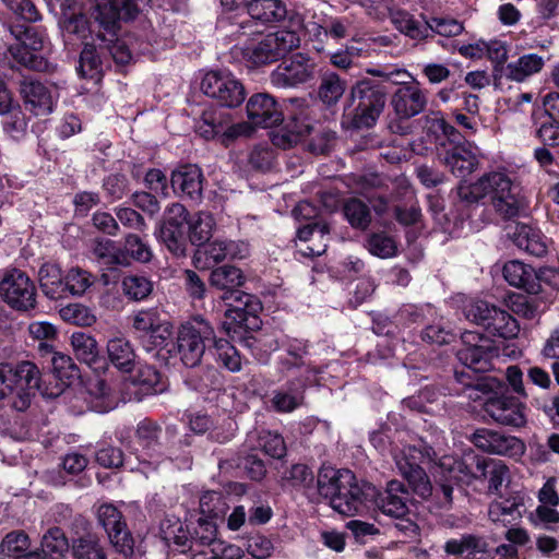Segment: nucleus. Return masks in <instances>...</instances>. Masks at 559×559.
I'll return each mask as SVG.
<instances>
[{"instance_id":"obj_10","label":"nucleus","mask_w":559,"mask_h":559,"mask_svg":"<svg viewBox=\"0 0 559 559\" xmlns=\"http://www.w3.org/2000/svg\"><path fill=\"white\" fill-rule=\"evenodd\" d=\"M462 348L456 353L457 359L471 371L483 373L492 368V359L498 357V348L490 340L477 332L465 331Z\"/></svg>"},{"instance_id":"obj_60","label":"nucleus","mask_w":559,"mask_h":559,"mask_svg":"<svg viewBox=\"0 0 559 559\" xmlns=\"http://www.w3.org/2000/svg\"><path fill=\"white\" fill-rule=\"evenodd\" d=\"M366 248L372 255L381 259L392 258L397 251L395 240L383 231L369 235L366 240Z\"/></svg>"},{"instance_id":"obj_48","label":"nucleus","mask_w":559,"mask_h":559,"mask_svg":"<svg viewBox=\"0 0 559 559\" xmlns=\"http://www.w3.org/2000/svg\"><path fill=\"white\" fill-rule=\"evenodd\" d=\"M73 559H106V551L99 537L94 533H85L72 540Z\"/></svg>"},{"instance_id":"obj_43","label":"nucleus","mask_w":559,"mask_h":559,"mask_svg":"<svg viewBox=\"0 0 559 559\" xmlns=\"http://www.w3.org/2000/svg\"><path fill=\"white\" fill-rule=\"evenodd\" d=\"M87 403L97 413H107L118 404V397L105 380L96 379L87 386Z\"/></svg>"},{"instance_id":"obj_61","label":"nucleus","mask_w":559,"mask_h":559,"mask_svg":"<svg viewBox=\"0 0 559 559\" xmlns=\"http://www.w3.org/2000/svg\"><path fill=\"white\" fill-rule=\"evenodd\" d=\"M158 238L175 257L182 258L187 255L185 228L159 227Z\"/></svg>"},{"instance_id":"obj_19","label":"nucleus","mask_w":559,"mask_h":559,"mask_svg":"<svg viewBox=\"0 0 559 559\" xmlns=\"http://www.w3.org/2000/svg\"><path fill=\"white\" fill-rule=\"evenodd\" d=\"M472 442L476 448L498 455L519 456L525 450L519 438L486 428L477 429L473 433Z\"/></svg>"},{"instance_id":"obj_21","label":"nucleus","mask_w":559,"mask_h":559,"mask_svg":"<svg viewBox=\"0 0 559 559\" xmlns=\"http://www.w3.org/2000/svg\"><path fill=\"white\" fill-rule=\"evenodd\" d=\"M19 92L25 109L35 116H46L52 112L55 100L51 91L33 78L22 75L19 82Z\"/></svg>"},{"instance_id":"obj_3","label":"nucleus","mask_w":559,"mask_h":559,"mask_svg":"<svg viewBox=\"0 0 559 559\" xmlns=\"http://www.w3.org/2000/svg\"><path fill=\"white\" fill-rule=\"evenodd\" d=\"M386 94L385 86L372 79H362L352 85L347 114L349 127L356 130L374 127L385 108Z\"/></svg>"},{"instance_id":"obj_41","label":"nucleus","mask_w":559,"mask_h":559,"mask_svg":"<svg viewBox=\"0 0 559 559\" xmlns=\"http://www.w3.org/2000/svg\"><path fill=\"white\" fill-rule=\"evenodd\" d=\"M229 129V114L215 108L204 110L195 126V131L205 140H212L219 134H227Z\"/></svg>"},{"instance_id":"obj_26","label":"nucleus","mask_w":559,"mask_h":559,"mask_svg":"<svg viewBox=\"0 0 559 559\" xmlns=\"http://www.w3.org/2000/svg\"><path fill=\"white\" fill-rule=\"evenodd\" d=\"M547 120L536 124L534 135L549 147H559V93H548L543 99Z\"/></svg>"},{"instance_id":"obj_59","label":"nucleus","mask_w":559,"mask_h":559,"mask_svg":"<svg viewBox=\"0 0 559 559\" xmlns=\"http://www.w3.org/2000/svg\"><path fill=\"white\" fill-rule=\"evenodd\" d=\"M94 283V276L86 270L72 267L64 276V297L83 295Z\"/></svg>"},{"instance_id":"obj_18","label":"nucleus","mask_w":559,"mask_h":559,"mask_svg":"<svg viewBox=\"0 0 559 559\" xmlns=\"http://www.w3.org/2000/svg\"><path fill=\"white\" fill-rule=\"evenodd\" d=\"M376 497V487L369 483H358L356 479L343 486L333 499L331 507L340 514L353 516L367 509V502Z\"/></svg>"},{"instance_id":"obj_8","label":"nucleus","mask_w":559,"mask_h":559,"mask_svg":"<svg viewBox=\"0 0 559 559\" xmlns=\"http://www.w3.org/2000/svg\"><path fill=\"white\" fill-rule=\"evenodd\" d=\"M247 13L249 17L238 24L237 33L239 35L249 36L258 33L253 28L257 23L269 25L287 20L289 24L288 29H296L298 32L302 27L304 20L301 15L295 11H289L283 0H266L264 3L254 4L253 9Z\"/></svg>"},{"instance_id":"obj_31","label":"nucleus","mask_w":559,"mask_h":559,"mask_svg":"<svg viewBox=\"0 0 559 559\" xmlns=\"http://www.w3.org/2000/svg\"><path fill=\"white\" fill-rule=\"evenodd\" d=\"M288 358L281 361L282 372L285 377L300 376L313 377L319 370L307 364L304 356L308 354V342L294 340L287 344Z\"/></svg>"},{"instance_id":"obj_63","label":"nucleus","mask_w":559,"mask_h":559,"mask_svg":"<svg viewBox=\"0 0 559 559\" xmlns=\"http://www.w3.org/2000/svg\"><path fill=\"white\" fill-rule=\"evenodd\" d=\"M10 32L22 45L38 51L43 48V36L36 27L25 23H15L10 26Z\"/></svg>"},{"instance_id":"obj_34","label":"nucleus","mask_w":559,"mask_h":559,"mask_svg":"<svg viewBox=\"0 0 559 559\" xmlns=\"http://www.w3.org/2000/svg\"><path fill=\"white\" fill-rule=\"evenodd\" d=\"M513 243L521 250L534 257H543L547 253L545 236L540 230L525 224H518L510 235Z\"/></svg>"},{"instance_id":"obj_2","label":"nucleus","mask_w":559,"mask_h":559,"mask_svg":"<svg viewBox=\"0 0 559 559\" xmlns=\"http://www.w3.org/2000/svg\"><path fill=\"white\" fill-rule=\"evenodd\" d=\"M209 282L212 288L221 293L219 298L230 307L228 317L239 324H246L249 316L255 319L261 304L253 295L240 289L246 283V276L239 267L229 264L217 266L211 271Z\"/></svg>"},{"instance_id":"obj_39","label":"nucleus","mask_w":559,"mask_h":559,"mask_svg":"<svg viewBox=\"0 0 559 559\" xmlns=\"http://www.w3.org/2000/svg\"><path fill=\"white\" fill-rule=\"evenodd\" d=\"M109 361L121 372L129 373L135 367V350L126 337H114L107 343Z\"/></svg>"},{"instance_id":"obj_35","label":"nucleus","mask_w":559,"mask_h":559,"mask_svg":"<svg viewBox=\"0 0 559 559\" xmlns=\"http://www.w3.org/2000/svg\"><path fill=\"white\" fill-rule=\"evenodd\" d=\"M544 66L545 60L542 56L537 53L523 55L518 60L507 63L506 69H503V78L522 83L539 73Z\"/></svg>"},{"instance_id":"obj_51","label":"nucleus","mask_w":559,"mask_h":559,"mask_svg":"<svg viewBox=\"0 0 559 559\" xmlns=\"http://www.w3.org/2000/svg\"><path fill=\"white\" fill-rule=\"evenodd\" d=\"M187 383L195 391L207 393L221 390L224 385L223 374L214 367H205L191 373Z\"/></svg>"},{"instance_id":"obj_49","label":"nucleus","mask_w":559,"mask_h":559,"mask_svg":"<svg viewBox=\"0 0 559 559\" xmlns=\"http://www.w3.org/2000/svg\"><path fill=\"white\" fill-rule=\"evenodd\" d=\"M346 91V81L337 73L325 72L320 78L318 97L326 106H333Z\"/></svg>"},{"instance_id":"obj_11","label":"nucleus","mask_w":559,"mask_h":559,"mask_svg":"<svg viewBox=\"0 0 559 559\" xmlns=\"http://www.w3.org/2000/svg\"><path fill=\"white\" fill-rule=\"evenodd\" d=\"M492 183L491 205L501 218H515L526 210L527 203L524 195L521 194L520 185L507 173L496 174Z\"/></svg>"},{"instance_id":"obj_4","label":"nucleus","mask_w":559,"mask_h":559,"mask_svg":"<svg viewBox=\"0 0 559 559\" xmlns=\"http://www.w3.org/2000/svg\"><path fill=\"white\" fill-rule=\"evenodd\" d=\"M39 382V369L32 361L0 362V400L12 396L14 409L24 412L29 407Z\"/></svg>"},{"instance_id":"obj_25","label":"nucleus","mask_w":559,"mask_h":559,"mask_svg":"<svg viewBox=\"0 0 559 559\" xmlns=\"http://www.w3.org/2000/svg\"><path fill=\"white\" fill-rule=\"evenodd\" d=\"M373 500L378 509L385 515L401 518L408 514L409 492L399 480L389 481L385 490L376 493Z\"/></svg>"},{"instance_id":"obj_14","label":"nucleus","mask_w":559,"mask_h":559,"mask_svg":"<svg viewBox=\"0 0 559 559\" xmlns=\"http://www.w3.org/2000/svg\"><path fill=\"white\" fill-rule=\"evenodd\" d=\"M0 294L12 309L28 312L36 307V287L20 270H12L0 283Z\"/></svg>"},{"instance_id":"obj_32","label":"nucleus","mask_w":559,"mask_h":559,"mask_svg":"<svg viewBox=\"0 0 559 559\" xmlns=\"http://www.w3.org/2000/svg\"><path fill=\"white\" fill-rule=\"evenodd\" d=\"M502 272L506 281L514 287L528 294H538L542 290L539 278L531 265L513 260L504 264Z\"/></svg>"},{"instance_id":"obj_30","label":"nucleus","mask_w":559,"mask_h":559,"mask_svg":"<svg viewBox=\"0 0 559 559\" xmlns=\"http://www.w3.org/2000/svg\"><path fill=\"white\" fill-rule=\"evenodd\" d=\"M61 15L59 19V27L61 29L64 40L76 38L85 43L88 36L95 40V32L93 31L87 16L76 11V5L68 8H60Z\"/></svg>"},{"instance_id":"obj_33","label":"nucleus","mask_w":559,"mask_h":559,"mask_svg":"<svg viewBox=\"0 0 559 559\" xmlns=\"http://www.w3.org/2000/svg\"><path fill=\"white\" fill-rule=\"evenodd\" d=\"M352 480H355V475L349 469L323 466L318 473V491L322 497L329 499L331 504L342 487L348 485Z\"/></svg>"},{"instance_id":"obj_17","label":"nucleus","mask_w":559,"mask_h":559,"mask_svg":"<svg viewBox=\"0 0 559 559\" xmlns=\"http://www.w3.org/2000/svg\"><path fill=\"white\" fill-rule=\"evenodd\" d=\"M397 88L392 95L391 105L401 119H411L423 112L427 106V94L415 80L393 81Z\"/></svg>"},{"instance_id":"obj_46","label":"nucleus","mask_w":559,"mask_h":559,"mask_svg":"<svg viewBox=\"0 0 559 559\" xmlns=\"http://www.w3.org/2000/svg\"><path fill=\"white\" fill-rule=\"evenodd\" d=\"M489 322L486 323V331L492 336L504 340L514 338L520 332L518 321L506 310L495 307Z\"/></svg>"},{"instance_id":"obj_27","label":"nucleus","mask_w":559,"mask_h":559,"mask_svg":"<svg viewBox=\"0 0 559 559\" xmlns=\"http://www.w3.org/2000/svg\"><path fill=\"white\" fill-rule=\"evenodd\" d=\"M473 480H475V474L472 460L466 456L453 462L447 474L440 479L437 491L442 493L443 502L450 504L453 499L454 485L461 487L462 485H469Z\"/></svg>"},{"instance_id":"obj_38","label":"nucleus","mask_w":559,"mask_h":559,"mask_svg":"<svg viewBox=\"0 0 559 559\" xmlns=\"http://www.w3.org/2000/svg\"><path fill=\"white\" fill-rule=\"evenodd\" d=\"M76 358L88 367L97 370L103 368L104 358L100 356L96 340L84 332H75L71 336Z\"/></svg>"},{"instance_id":"obj_16","label":"nucleus","mask_w":559,"mask_h":559,"mask_svg":"<svg viewBox=\"0 0 559 559\" xmlns=\"http://www.w3.org/2000/svg\"><path fill=\"white\" fill-rule=\"evenodd\" d=\"M485 413L497 424L514 428L526 425L525 405L519 397L496 394L484 404Z\"/></svg>"},{"instance_id":"obj_12","label":"nucleus","mask_w":559,"mask_h":559,"mask_svg":"<svg viewBox=\"0 0 559 559\" xmlns=\"http://www.w3.org/2000/svg\"><path fill=\"white\" fill-rule=\"evenodd\" d=\"M289 116L277 133L273 136V144L289 148L308 135L312 129L310 122V108L306 98H289Z\"/></svg>"},{"instance_id":"obj_64","label":"nucleus","mask_w":559,"mask_h":559,"mask_svg":"<svg viewBox=\"0 0 559 559\" xmlns=\"http://www.w3.org/2000/svg\"><path fill=\"white\" fill-rule=\"evenodd\" d=\"M52 371L63 383H70L80 377V370L68 355L55 353L51 358Z\"/></svg>"},{"instance_id":"obj_45","label":"nucleus","mask_w":559,"mask_h":559,"mask_svg":"<svg viewBox=\"0 0 559 559\" xmlns=\"http://www.w3.org/2000/svg\"><path fill=\"white\" fill-rule=\"evenodd\" d=\"M390 20L397 31L412 39L421 40L429 37L428 21L416 20L406 11H392Z\"/></svg>"},{"instance_id":"obj_1","label":"nucleus","mask_w":559,"mask_h":559,"mask_svg":"<svg viewBox=\"0 0 559 559\" xmlns=\"http://www.w3.org/2000/svg\"><path fill=\"white\" fill-rule=\"evenodd\" d=\"M147 0H94L92 17L98 24L99 28L110 35L107 38L100 31L96 32L95 37L100 41V50H107L114 61L119 66L128 64L132 60V53L128 45L118 38L117 31L121 21H131L138 16L141 5Z\"/></svg>"},{"instance_id":"obj_50","label":"nucleus","mask_w":559,"mask_h":559,"mask_svg":"<svg viewBox=\"0 0 559 559\" xmlns=\"http://www.w3.org/2000/svg\"><path fill=\"white\" fill-rule=\"evenodd\" d=\"M454 380L457 384L462 385V389H457L456 393L460 394L464 391H469L468 397L474 401L479 399L478 393H488L493 390L491 380L484 377H478L469 369L455 370Z\"/></svg>"},{"instance_id":"obj_28","label":"nucleus","mask_w":559,"mask_h":559,"mask_svg":"<svg viewBox=\"0 0 559 559\" xmlns=\"http://www.w3.org/2000/svg\"><path fill=\"white\" fill-rule=\"evenodd\" d=\"M309 381V377L293 376L285 389L274 391L273 408L278 413H292L304 403V391Z\"/></svg>"},{"instance_id":"obj_36","label":"nucleus","mask_w":559,"mask_h":559,"mask_svg":"<svg viewBox=\"0 0 559 559\" xmlns=\"http://www.w3.org/2000/svg\"><path fill=\"white\" fill-rule=\"evenodd\" d=\"M204 258V264H217L228 259H236L239 255V248L235 241L214 240L200 246L195 251L194 259L200 262Z\"/></svg>"},{"instance_id":"obj_37","label":"nucleus","mask_w":559,"mask_h":559,"mask_svg":"<svg viewBox=\"0 0 559 559\" xmlns=\"http://www.w3.org/2000/svg\"><path fill=\"white\" fill-rule=\"evenodd\" d=\"M443 163L451 173L459 178L467 177L475 171L478 166L476 155L462 145H456L448 150L444 154Z\"/></svg>"},{"instance_id":"obj_52","label":"nucleus","mask_w":559,"mask_h":559,"mask_svg":"<svg viewBox=\"0 0 559 559\" xmlns=\"http://www.w3.org/2000/svg\"><path fill=\"white\" fill-rule=\"evenodd\" d=\"M188 224L190 242L200 247L212 237L215 219L210 212H199Z\"/></svg>"},{"instance_id":"obj_24","label":"nucleus","mask_w":559,"mask_h":559,"mask_svg":"<svg viewBox=\"0 0 559 559\" xmlns=\"http://www.w3.org/2000/svg\"><path fill=\"white\" fill-rule=\"evenodd\" d=\"M204 181L201 168L192 164L180 166L173 171L170 178L174 192L194 202L201 201L203 197Z\"/></svg>"},{"instance_id":"obj_22","label":"nucleus","mask_w":559,"mask_h":559,"mask_svg":"<svg viewBox=\"0 0 559 559\" xmlns=\"http://www.w3.org/2000/svg\"><path fill=\"white\" fill-rule=\"evenodd\" d=\"M160 426L150 419L140 421L136 426L135 438L142 448L141 463L157 467L165 457L164 444L159 439Z\"/></svg>"},{"instance_id":"obj_55","label":"nucleus","mask_w":559,"mask_h":559,"mask_svg":"<svg viewBox=\"0 0 559 559\" xmlns=\"http://www.w3.org/2000/svg\"><path fill=\"white\" fill-rule=\"evenodd\" d=\"M343 213L352 227L367 229L371 223V214L368 205L357 199L350 198L343 204Z\"/></svg>"},{"instance_id":"obj_58","label":"nucleus","mask_w":559,"mask_h":559,"mask_svg":"<svg viewBox=\"0 0 559 559\" xmlns=\"http://www.w3.org/2000/svg\"><path fill=\"white\" fill-rule=\"evenodd\" d=\"M489 519L504 526L521 518L519 503L513 499L491 502L488 510Z\"/></svg>"},{"instance_id":"obj_42","label":"nucleus","mask_w":559,"mask_h":559,"mask_svg":"<svg viewBox=\"0 0 559 559\" xmlns=\"http://www.w3.org/2000/svg\"><path fill=\"white\" fill-rule=\"evenodd\" d=\"M70 545L66 534L60 527H51L44 534L40 548L34 549L38 559H63Z\"/></svg>"},{"instance_id":"obj_40","label":"nucleus","mask_w":559,"mask_h":559,"mask_svg":"<svg viewBox=\"0 0 559 559\" xmlns=\"http://www.w3.org/2000/svg\"><path fill=\"white\" fill-rule=\"evenodd\" d=\"M31 549V540L24 532H11L0 544V559H38Z\"/></svg>"},{"instance_id":"obj_29","label":"nucleus","mask_w":559,"mask_h":559,"mask_svg":"<svg viewBox=\"0 0 559 559\" xmlns=\"http://www.w3.org/2000/svg\"><path fill=\"white\" fill-rule=\"evenodd\" d=\"M132 328L145 333L154 346H162L171 335L169 323H162L159 314L154 309L141 310L133 316Z\"/></svg>"},{"instance_id":"obj_56","label":"nucleus","mask_w":559,"mask_h":559,"mask_svg":"<svg viewBox=\"0 0 559 559\" xmlns=\"http://www.w3.org/2000/svg\"><path fill=\"white\" fill-rule=\"evenodd\" d=\"M214 343V356L216 361L230 372H238L241 370V357L237 348L231 345L227 340L216 338Z\"/></svg>"},{"instance_id":"obj_57","label":"nucleus","mask_w":559,"mask_h":559,"mask_svg":"<svg viewBox=\"0 0 559 559\" xmlns=\"http://www.w3.org/2000/svg\"><path fill=\"white\" fill-rule=\"evenodd\" d=\"M122 292L126 297L133 301L146 299L153 292V283L140 275H129L122 280Z\"/></svg>"},{"instance_id":"obj_44","label":"nucleus","mask_w":559,"mask_h":559,"mask_svg":"<svg viewBox=\"0 0 559 559\" xmlns=\"http://www.w3.org/2000/svg\"><path fill=\"white\" fill-rule=\"evenodd\" d=\"M105 50H100L99 45L93 41H85L80 53L78 71L82 78L98 81L103 73L102 55Z\"/></svg>"},{"instance_id":"obj_53","label":"nucleus","mask_w":559,"mask_h":559,"mask_svg":"<svg viewBox=\"0 0 559 559\" xmlns=\"http://www.w3.org/2000/svg\"><path fill=\"white\" fill-rule=\"evenodd\" d=\"M191 546L193 544L200 546H222L223 542L217 538V525L214 519L200 516L195 526L190 532Z\"/></svg>"},{"instance_id":"obj_47","label":"nucleus","mask_w":559,"mask_h":559,"mask_svg":"<svg viewBox=\"0 0 559 559\" xmlns=\"http://www.w3.org/2000/svg\"><path fill=\"white\" fill-rule=\"evenodd\" d=\"M39 285L43 293L50 299L64 297V277L61 270L55 264H44L39 269Z\"/></svg>"},{"instance_id":"obj_54","label":"nucleus","mask_w":559,"mask_h":559,"mask_svg":"<svg viewBox=\"0 0 559 559\" xmlns=\"http://www.w3.org/2000/svg\"><path fill=\"white\" fill-rule=\"evenodd\" d=\"M160 533L166 542H173L181 548V552L191 549L190 531L179 520H164L160 523Z\"/></svg>"},{"instance_id":"obj_7","label":"nucleus","mask_w":559,"mask_h":559,"mask_svg":"<svg viewBox=\"0 0 559 559\" xmlns=\"http://www.w3.org/2000/svg\"><path fill=\"white\" fill-rule=\"evenodd\" d=\"M431 448L419 449L407 447L395 457L396 467L414 493L428 498L432 493V485L423 464L432 461Z\"/></svg>"},{"instance_id":"obj_15","label":"nucleus","mask_w":559,"mask_h":559,"mask_svg":"<svg viewBox=\"0 0 559 559\" xmlns=\"http://www.w3.org/2000/svg\"><path fill=\"white\" fill-rule=\"evenodd\" d=\"M97 515L116 551L124 558H131L134 552V539L121 512L112 504H102Z\"/></svg>"},{"instance_id":"obj_20","label":"nucleus","mask_w":559,"mask_h":559,"mask_svg":"<svg viewBox=\"0 0 559 559\" xmlns=\"http://www.w3.org/2000/svg\"><path fill=\"white\" fill-rule=\"evenodd\" d=\"M330 225L326 222L305 224L297 229V251L307 258L322 255L330 242Z\"/></svg>"},{"instance_id":"obj_6","label":"nucleus","mask_w":559,"mask_h":559,"mask_svg":"<svg viewBox=\"0 0 559 559\" xmlns=\"http://www.w3.org/2000/svg\"><path fill=\"white\" fill-rule=\"evenodd\" d=\"M215 340V331L209 321L198 316L178 330L177 349L185 366H198L205 353V343Z\"/></svg>"},{"instance_id":"obj_23","label":"nucleus","mask_w":559,"mask_h":559,"mask_svg":"<svg viewBox=\"0 0 559 559\" xmlns=\"http://www.w3.org/2000/svg\"><path fill=\"white\" fill-rule=\"evenodd\" d=\"M249 121L261 128H272L284 121V116L275 98L267 93L253 94L247 102Z\"/></svg>"},{"instance_id":"obj_62","label":"nucleus","mask_w":559,"mask_h":559,"mask_svg":"<svg viewBox=\"0 0 559 559\" xmlns=\"http://www.w3.org/2000/svg\"><path fill=\"white\" fill-rule=\"evenodd\" d=\"M17 21L34 23L40 20V13L32 0H1Z\"/></svg>"},{"instance_id":"obj_9","label":"nucleus","mask_w":559,"mask_h":559,"mask_svg":"<svg viewBox=\"0 0 559 559\" xmlns=\"http://www.w3.org/2000/svg\"><path fill=\"white\" fill-rule=\"evenodd\" d=\"M201 91L226 108L239 107L247 96L242 82L227 71H209L201 81Z\"/></svg>"},{"instance_id":"obj_5","label":"nucleus","mask_w":559,"mask_h":559,"mask_svg":"<svg viewBox=\"0 0 559 559\" xmlns=\"http://www.w3.org/2000/svg\"><path fill=\"white\" fill-rule=\"evenodd\" d=\"M300 46L296 29H278L241 48L242 58L253 67L275 62Z\"/></svg>"},{"instance_id":"obj_13","label":"nucleus","mask_w":559,"mask_h":559,"mask_svg":"<svg viewBox=\"0 0 559 559\" xmlns=\"http://www.w3.org/2000/svg\"><path fill=\"white\" fill-rule=\"evenodd\" d=\"M316 62L306 53H294L282 61L270 75L271 84L276 88H293L314 78Z\"/></svg>"}]
</instances>
